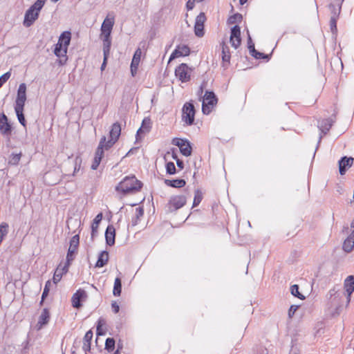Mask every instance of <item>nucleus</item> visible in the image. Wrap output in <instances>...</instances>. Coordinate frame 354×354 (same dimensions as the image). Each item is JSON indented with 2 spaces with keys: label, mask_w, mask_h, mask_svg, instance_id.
Returning a JSON list of instances; mask_svg holds the SVG:
<instances>
[{
  "label": "nucleus",
  "mask_w": 354,
  "mask_h": 354,
  "mask_svg": "<svg viewBox=\"0 0 354 354\" xmlns=\"http://www.w3.org/2000/svg\"><path fill=\"white\" fill-rule=\"evenodd\" d=\"M190 53V48L187 45H178L176 46L175 50L171 54L169 62H171L172 59L183 56H187Z\"/></svg>",
  "instance_id": "obj_17"
},
{
  "label": "nucleus",
  "mask_w": 354,
  "mask_h": 354,
  "mask_svg": "<svg viewBox=\"0 0 354 354\" xmlns=\"http://www.w3.org/2000/svg\"><path fill=\"white\" fill-rule=\"evenodd\" d=\"M122 292V282L121 279L119 277L115 278L114 281V286L113 294L114 296L118 297L120 295Z\"/></svg>",
  "instance_id": "obj_34"
},
{
  "label": "nucleus",
  "mask_w": 354,
  "mask_h": 354,
  "mask_svg": "<svg viewBox=\"0 0 354 354\" xmlns=\"http://www.w3.org/2000/svg\"><path fill=\"white\" fill-rule=\"evenodd\" d=\"M322 138V135H320L319 138V140H318V145H319L320 142H321V140Z\"/></svg>",
  "instance_id": "obj_64"
},
{
  "label": "nucleus",
  "mask_w": 354,
  "mask_h": 354,
  "mask_svg": "<svg viewBox=\"0 0 354 354\" xmlns=\"http://www.w3.org/2000/svg\"><path fill=\"white\" fill-rule=\"evenodd\" d=\"M351 227L353 229L351 233L353 234V236H354V218L352 220L351 223Z\"/></svg>",
  "instance_id": "obj_60"
},
{
  "label": "nucleus",
  "mask_w": 354,
  "mask_h": 354,
  "mask_svg": "<svg viewBox=\"0 0 354 354\" xmlns=\"http://www.w3.org/2000/svg\"><path fill=\"white\" fill-rule=\"evenodd\" d=\"M354 248V236H353V234H351L344 240L342 249L346 252H351Z\"/></svg>",
  "instance_id": "obj_28"
},
{
  "label": "nucleus",
  "mask_w": 354,
  "mask_h": 354,
  "mask_svg": "<svg viewBox=\"0 0 354 354\" xmlns=\"http://www.w3.org/2000/svg\"><path fill=\"white\" fill-rule=\"evenodd\" d=\"M46 1V0H36L35 3H37V4L44 7L45 5Z\"/></svg>",
  "instance_id": "obj_59"
},
{
  "label": "nucleus",
  "mask_w": 354,
  "mask_h": 354,
  "mask_svg": "<svg viewBox=\"0 0 354 354\" xmlns=\"http://www.w3.org/2000/svg\"><path fill=\"white\" fill-rule=\"evenodd\" d=\"M164 183L167 186L175 187V188H181V187H185V185H186V182L183 179H175V180L165 179Z\"/></svg>",
  "instance_id": "obj_30"
},
{
  "label": "nucleus",
  "mask_w": 354,
  "mask_h": 354,
  "mask_svg": "<svg viewBox=\"0 0 354 354\" xmlns=\"http://www.w3.org/2000/svg\"><path fill=\"white\" fill-rule=\"evenodd\" d=\"M151 128L150 119L145 118L142 122L141 127L138 130L136 133V140H139L142 137V134L148 132Z\"/></svg>",
  "instance_id": "obj_24"
},
{
  "label": "nucleus",
  "mask_w": 354,
  "mask_h": 354,
  "mask_svg": "<svg viewBox=\"0 0 354 354\" xmlns=\"http://www.w3.org/2000/svg\"><path fill=\"white\" fill-rule=\"evenodd\" d=\"M206 21V17L203 12H201L196 18L194 24V33L201 37L204 35V23Z\"/></svg>",
  "instance_id": "obj_14"
},
{
  "label": "nucleus",
  "mask_w": 354,
  "mask_h": 354,
  "mask_svg": "<svg viewBox=\"0 0 354 354\" xmlns=\"http://www.w3.org/2000/svg\"><path fill=\"white\" fill-rule=\"evenodd\" d=\"M202 199H203L202 192L199 189L196 190L195 193H194L193 207L198 206L201 203Z\"/></svg>",
  "instance_id": "obj_38"
},
{
  "label": "nucleus",
  "mask_w": 354,
  "mask_h": 354,
  "mask_svg": "<svg viewBox=\"0 0 354 354\" xmlns=\"http://www.w3.org/2000/svg\"><path fill=\"white\" fill-rule=\"evenodd\" d=\"M344 288L348 293L347 304L350 302V296L354 292V277L348 276L344 281Z\"/></svg>",
  "instance_id": "obj_21"
},
{
  "label": "nucleus",
  "mask_w": 354,
  "mask_h": 354,
  "mask_svg": "<svg viewBox=\"0 0 354 354\" xmlns=\"http://www.w3.org/2000/svg\"><path fill=\"white\" fill-rule=\"evenodd\" d=\"M101 160H102V158L98 157V156H94V158H93V162L91 164V169L93 170H95L97 169L98 166L100 165V162H101Z\"/></svg>",
  "instance_id": "obj_46"
},
{
  "label": "nucleus",
  "mask_w": 354,
  "mask_h": 354,
  "mask_svg": "<svg viewBox=\"0 0 354 354\" xmlns=\"http://www.w3.org/2000/svg\"><path fill=\"white\" fill-rule=\"evenodd\" d=\"M353 163V158L344 156L339 160V174L344 175L348 167H351Z\"/></svg>",
  "instance_id": "obj_19"
},
{
  "label": "nucleus",
  "mask_w": 354,
  "mask_h": 354,
  "mask_svg": "<svg viewBox=\"0 0 354 354\" xmlns=\"http://www.w3.org/2000/svg\"><path fill=\"white\" fill-rule=\"evenodd\" d=\"M172 158L174 159H175L176 161H177V159H178V157H177V155L174 152H173Z\"/></svg>",
  "instance_id": "obj_62"
},
{
  "label": "nucleus",
  "mask_w": 354,
  "mask_h": 354,
  "mask_svg": "<svg viewBox=\"0 0 354 354\" xmlns=\"http://www.w3.org/2000/svg\"><path fill=\"white\" fill-rule=\"evenodd\" d=\"M248 47L251 53L252 51L255 52L254 44L253 43L252 38L248 33Z\"/></svg>",
  "instance_id": "obj_51"
},
{
  "label": "nucleus",
  "mask_w": 354,
  "mask_h": 354,
  "mask_svg": "<svg viewBox=\"0 0 354 354\" xmlns=\"http://www.w3.org/2000/svg\"><path fill=\"white\" fill-rule=\"evenodd\" d=\"M297 309V306H291L289 309V312H288L289 316H291L292 314H294Z\"/></svg>",
  "instance_id": "obj_56"
},
{
  "label": "nucleus",
  "mask_w": 354,
  "mask_h": 354,
  "mask_svg": "<svg viewBox=\"0 0 354 354\" xmlns=\"http://www.w3.org/2000/svg\"><path fill=\"white\" fill-rule=\"evenodd\" d=\"M71 39V33L69 31L63 32L56 44L54 54L59 58L58 63L59 65H64L67 62V50Z\"/></svg>",
  "instance_id": "obj_2"
},
{
  "label": "nucleus",
  "mask_w": 354,
  "mask_h": 354,
  "mask_svg": "<svg viewBox=\"0 0 354 354\" xmlns=\"http://www.w3.org/2000/svg\"><path fill=\"white\" fill-rule=\"evenodd\" d=\"M93 338V332L90 330L87 331L84 337L83 342H91Z\"/></svg>",
  "instance_id": "obj_53"
},
{
  "label": "nucleus",
  "mask_w": 354,
  "mask_h": 354,
  "mask_svg": "<svg viewBox=\"0 0 354 354\" xmlns=\"http://www.w3.org/2000/svg\"><path fill=\"white\" fill-rule=\"evenodd\" d=\"M114 23V15L113 14H108L102 24L100 35L111 36Z\"/></svg>",
  "instance_id": "obj_10"
},
{
  "label": "nucleus",
  "mask_w": 354,
  "mask_h": 354,
  "mask_svg": "<svg viewBox=\"0 0 354 354\" xmlns=\"http://www.w3.org/2000/svg\"><path fill=\"white\" fill-rule=\"evenodd\" d=\"M333 120L330 118L322 120L318 124V127L323 134H326L333 125Z\"/></svg>",
  "instance_id": "obj_27"
},
{
  "label": "nucleus",
  "mask_w": 354,
  "mask_h": 354,
  "mask_svg": "<svg viewBox=\"0 0 354 354\" xmlns=\"http://www.w3.org/2000/svg\"><path fill=\"white\" fill-rule=\"evenodd\" d=\"M21 153H12L10 154L8 160V164L10 165H17L21 158Z\"/></svg>",
  "instance_id": "obj_36"
},
{
  "label": "nucleus",
  "mask_w": 354,
  "mask_h": 354,
  "mask_svg": "<svg viewBox=\"0 0 354 354\" xmlns=\"http://www.w3.org/2000/svg\"><path fill=\"white\" fill-rule=\"evenodd\" d=\"M62 274H59V269H56L53 277V283L57 284L62 279Z\"/></svg>",
  "instance_id": "obj_48"
},
{
  "label": "nucleus",
  "mask_w": 354,
  "mask_h": 354,
  "mask_svg": "<svg viewBox=\"0 0 354 354\" xmlns=\"http://www.w3.org/2000/svg\"><path fill=\"white\" fill-rule=\"evenodd\" d=\"M0 131L3 134L11 133V127L8 123L7 117L4 114H2V117L0 118Z\"/></svg>",
  "instance_id": "obj_25"
},
{
  "label": "nucleus",
  "mask_w": 354,
  "mask_h": 354,
  "mask_svg": "<svg viewBox=\"0 0 354 354\" xmlns=\"http://www.w3.org/2000/svg\"><path fill=\"white\" fill-rule=\"evenodd\" d=\"M221 45L222 48V60L223 62V66H225V64L227 65L230 64L231 57L229 47L224 41H223Z\"/></svg>",
  "instance_id": "obj_29"
},
{
  "label": "nucleus",
  "mask_w": 354,
  "mask_h": 354,
  "mask_svg": "<svg viewBox=\"0 0 354 354\" xmlns=\"http://www.w3.org/2000/svg\"><path fill=\"white\" fill-rule=\"evenodd\" d=\"M241 30L239 26H234L231 29L230 42L232 47L237 48L241 45Z\"/></svg>",
  "instance_id": "obj_15"
},
{
  "label": "nucleus",
  "mask_w": 354,
  "mask_h": 354,
  "mask_svg": "<svg viewBox=\"0 0 354 354\" xmlns=\"http://www.w3.org/2000/svg\"><path fill=\"white\" fill-rule=\"evenodd\" d=\"M112 310L115 313H118L120 310V306L116 302H113L111 304Z\"/></svg>",
  "instance_id": "obj_55"
},
{
  "label": "nucleus",
  "mask_w": 354,
  "mask_h": 354,
  "mask_svg": "<svg viewBox=\"0 0 354 354\" xmlns=\"http://www.w3.org/2000/svg\"><path fill=\"white\" fill-rule=\"evenodd\" d=\"M195 109L192 102H186L182 109V120L188 126L194 123Z\"/></svg>",
  "instance_id": "obj_6"
},
{
  "label": "nucleus",
  "mask_w": 354,
  "mask_h": 354,
  "mask_svg": "<svg viewBox=\"0 0 354 354\" xmlns=\"http://www.w3.org/2000/svg\"><path fill=\"white\" fill-rule=\"evenodd\" d=\"M338 18H336V15L335 17H330V28L331 32L333 34H335L337 31V21Z\"/></svg>",
  "instance_id": "obj_42"
},
{
  "label": "nucleus",
  "mask_w": 354,
  "mask_h": 354,
  "mask_svg": "<svg viewBox=\"0 0 354 354\" xmlns=\"http://www.w3.org/2000/svg\"><path fill=\"white\" fill-rule=\"evenodd\" d=\"M141 53H142L140 48H138L134 53L131 64V72L132 76H135L137 73L139 63L140 62Z\"/></svg>",
  "instance_id": "obj_18"
},
{
  "label": "nucleus",
  "mask_w": 354,
  "mask_h": 354,
  "mask_svg": "<svg viewBox=\"0 0 354 354\" xmlns=\"http://www.w3.org/2000/svg\"><path fill=\"white\" fill-rule=\"evenodd\" d=\"M187 202V198L185 195H176L170 197L167 207L170 212L176 211L183 207Z\"/></svg>",
  "instance_id": "obj_7"
},
{
  "label": "nucleus",
  "mask_w": 354,
  "mask_h": 354,
  "mask_svg": "<svg viewBox=\"0 0 354 354\" xmlns=\"http://www.w3.org/2000/svg\"><path fill=\"white\" fill-rule=\"evenodd\" d=\"M106 334V321L103 318H100L97 321V335H104Z\"/></svg>",
  "instance_id": "obj_33"
},
{
  "label": "nucleus",
  "mask_w": 354,
  "mask_h": 354,
  "mask_svg": "<svg viewBox=\"0 0 354 354\" xmlns=\"http://www.w3.org/2000/svg\"><path fill=\"white\" fill-rule=\"evenodd\" d=\"M106 145V138L105 136H102L95 151V156H98L102 159L104 157V150H109L111 148L108 147Z\"/></svg>",
  "instance_id": "obj_20"
},
{
  "label": "nucleus",
  "mask_w": 354,
  "mask_h": 354,
  "mask_svg": "<svg viewBox=\"0 0 354 354\" xmlns=\"http://www.w3.org/2000/svg\"><path fill=\"white\" fill-rule=\"evenodd\" d=\"M218 101L217 97L212 91H207L203 97L202 111L204 114H209Z\"/></svg>",
  "instance_id": "obj_5"
},
{
  "label": "nucleus",
  "mask_w": 354,
  "mask_h": 354,
  "mask_svg": "<svg viewBox=\"0 0 354 354\" xmlns=\"http://www.w3.org/2000/svg\"><path fill=\"white\" fill-rule=\"evenodd\" d=\"M42 8L43 6L35 2L30 6V7L25 12L23 25L26 28H29L32 26L39 18V12Z\"/></svg>",
  "instance_id": "obj_4"
},
{
  "label": "nucleus",
  "mask_w": 354,
  "mask_h": 354,
  "mask_svg": "<svg viewBox=\"0 0 354 354\" xmlns=\"http://www.w3.org/2000/svg\"><path fill=\"white\" fill-rule=\"evenodd\" d=\"M348 230H349V227L348 226H344L343 227V229H342V232L343 233H347L348 232Z\"/></svg>",
  "instance_id": "obj_61"
},
{
  "label": "nucleus",
  "mask_w": 354,
  "mask_h": 354,
  "mask_svg": "<svg viewBox=\"0 0 354 354\" xmlns=\"http://www.w3.org/2000/svg\"><path fill=\"white\" fill-rule=\"evenodd\" d=\"M102 219V213H99L95 217L91 224V236L94 237L95 234L97 232V229L99 227V224Z\"/></svg>",
  "instance_id": "obj_32"
},
{
  "label": "nucleus",
  "mask_w": 354,
  "mask_h": 354,
  "mask_svg": "<svg viewBox=\"0 0 354 354\" xmlns=\"http://www.w3.org/2000/svg\"><path fill=\"white\" fill-rule=\"evenodd\" d=\"M103 41V53L104 57H109L111 46V36L100 35Z\"/></svg>",
  "instance_id": "obj_26"
},
{
  "label": "nucleus",
  "mask_w": 354,
  "mask_h": 354,
  "mask_svg": "<svg viewBox=\"0 0 354 354\" xmlns=\"http://www.w3.org/2000/svg\"><path fill=\"white\" fill-rule=\"evenodd\" d=\"M109 260V253L106 251H102L98 256L97 261L95 263V267L102 268L104 266Z\"/></svg>",
  "instance_id": "obj_31"
},
{
  "label": "nucleus",
  "mask_w": 354,
  "mask_h": 354,
  "mask_svg": "<svg viewBox=\"0 0 354 354\" xmlns=\"http://www.w3.org/2000/svg\"><path fill=\"white\" fill-rule=\"evenodd\" d=\"M107 59H108V57L104 56L103 63L102 64V66H101L102 71H103L104 69V68L106 67Z\"/></svg>",
  "instance_id": "obj_58"
},
{
  "label": "nucleus",
  "mask_w": 354,
  "mask_h": 354,
  "mask_svg": "<svg viewBox=\"0 0 354 354\" xmlns=\"http://www.w3.org/2000/svg\"><path fill=\"white\" fill-rule=\"evenodd\" d=\"M15 111L19 123L24 127H26V122L23 113L24 107H15Z\"/></svg>",
  "instance_id": "obj_35"
},
{
  "label": "nucleus",
  "mask_w": 354,
  "mask_h": 354,
  "mask_svg": "<svg viewBox=\"0 0 354 354\" xmlns=\"http://www.w3.org/2000/svg\"><path fill=\"white\" fill-rule=\"evenodd\" d=\"M87 293L86 292L80 288L77 290L73 295L71 299L72 306L75 308H80L82 305V301H84L87 299Z\"/></svg>",
  "instance_id": "obj_13"
},
{
  "label": "nucleus",
  "mask_w": 354,
  "mask_h": 354,
  "mask_svg": "<svg viewBox=\"0 0 354 354\" xmlns=\"http://www.w3.org/2000/svg\"><path fill=\"white\" fill-rule=\"evenodd\" d=\"M247 1H248V0H239L240 3H241V5H243V4H244Z\"/></svg>",
  "instance_id": "obj_63"
},
{
  "label": "nucleus",
  "mask_w": 354,
  "mask_h": 354,
  "mask_svg": "<svg viewBox=\"0 0 354 354\" xmlns=\"http://www.w3.org/2000/svg\"><path fill=\"white\" fill-rule=\"evenodd\" d=\"M176 164L178 167H179L180 169L184 168V162L182 160L177 159Z\"/></svg>",
  "instance_id": "obj_57"
},
{
  "label": "nucleus",
  "mask_w": 354,
  "mask_h": 354,
  "mask_svg": "<svg viewBox=\"0 0 354 354\" xmlns=\"http://www.w3.org/2000/svg\"><path fill=\"white\" fill-rule=\"evenodd\" d=\"M83 350L86 353L91 349V342H83Z\"/></svg>",
  "instance_id": "obj_54"
},
{
  "label": "nucleus",
  "mask_w": 354,
  "mask_h": 354,
  "mask_svg": "<svg viewBox=\"0 0 354 354\" xmlns=\"http://www.w3.org/2000/svg\"><path fill=\"white\" fill-rule=\"evenodd\" d=\"M10 75V72H7L0 77V88L6 82H7L9 80Z\"/></svg>",
  "instance_id": "obj_49"
},
{
  "label": "nucleus",
  "mask_w": 354,
  "mask_h": 354,
  "mask_svg": "<svg viewBox=\"0 0 354 354\" xmlns=\"http://www.w3.org/2000/svg\"><path fill=\"white\" fill-rule=\"evenodd\" d=\"M166 171L168 174L173 175L176 172V167L174 162H169L166 164Z\"/></svg>",
  "instance_id": "obj_44"
},
{
  "label": "nucleus",
  "mask_w": 354,
  "mask_h": 354,
  "mask_svg": "<svg viewBox=\"0 0 354 354\" xmlns=\"http://www.w3.org/2000/svg\"><path fill=\"white\" fill-rule=\"evenodd\" d=\"M115 348V340L113 338H107L105 342V349L109 352L113 351Z\"/></svg>",
  "instance_id": "obj_41"
},
{
  "label": "nucleus",
  "mask_w": 354,
  "mask_h": 354,
  "mask_svg": "<svg viewBox=\"0 0 354 354\" xmlns=\"http://www.w3.org/2000/svg\"><path fill=\"white\" fill-rule=\"evenodd\" d=\"M50 285H51V282H50V280H48V281H47L46 282V284H45V286H44V291H43V293H42V295H41V304L44 300V299L48 296L49 290H50Z\"/></svg>",
  "instance_id": "obj_45"
},
{
  "label": "nucleus",
  "mask_w": 354,
  "mask_h": 354,
  "mask_svg": "<svg viewBox=\"0 0 354 354\" xmlns=\"http://www.w3.org/2000/svg\"><path fill=\"white\" fill-rule=\"evenodd\" d=\"M115 232L113 225H109L105 232L106 244L111 246L115 243Z\"/></svg>",
  "instance_id": "obj_22"
},
{
  "label": "nucleus",
  "mask_w": 354,
  "mask_h": 354,
  "mask_svg": "<svg viewBox=\"0 0 354 354\" xmlns=\"http://www.w3.org/2000/svg\"><path fill=\"white\" fill-rule=\"evenodd\" d=\"M171 143L179 147L180 151L183 156L187 157L191 156L192 149L187 140L175 138L172 140Z\"/></svg>",
  "instance_id": "obj_8"
},
{
  "label": "nucleus",
  "mask_w": 354,
  "mask_h": 354,
  "mask_svg": "<svg viewBox=\"0 0 354 354\" xmlns=\"http://www.w3.org/2000/svg\"><path fill=\"white\" fill-rule=\"evenodd\" d=\"M329 9L331 12V17H335L336 15V18H339V15L341 11V6L337 7L334 4H329Z\"/></svg>",
  "instance_id": "obj_39"
},
{
  "label": "nucleus",
  "mask_w": 354,
  "mask_h": 354,
  "mask_svg": "<svg viewBox=\"0 0 354 354\" xmlns=\"http://www.w3.org/2000/svg\"><path fill=\"white\" fill-rule=\"evenodd\" d=\"M81 158L77 157L75 160V166H74V170L73 173V176H75L76 173H77L80 169V165H81Z\"/></svg>",
  "instance_id": "obj_47"
},
{
  "label": "nucleus",
  "mask_w": 354,
  "mask_h": 354,
  "mask_svg": "<svg viewBox=\"0 0 354 354\" xmlns=\"http://www.w3.org/2000/svg\"><path fill=\"white\" fill-rule=\"evenodd\" d=\"M26 100V86L24 83L19 85L15 107H24Z\"/></svg>",
  "instance_id": "obj_16"
},
{
  "label": "nucleus",
  "mask_w": 354,
  "mask_h": 354,
  "mask_svg": "<svg viewBox=\"0 0 354 354\" xmlns=\"http://www.w3.org/2000/svg\"><path fill=\"white\" fill-rule=\"evenodd\" d=\"M79 235L77 234L73 236L70 241V245L66 255V261L71 263L73 261L75 258V254H76L79 246Z\"/></svg>",
  "instance_id": "obj_11"
},
{
  "label": "nucleus",
  "mask_w": 354,
  "mask_h": 354,
  "mask_svg": "<svg viewBox=\"0 0 354 354\" xmlns=\"http://www.w3.org/2000/svg\"><path fill=\"white\" fill-rule=\"evenodd\" d=\"M242 19V15L241 14L236 13L234 15L230 17V18L227 20L228 24H234L239 21H241Z\"/></svg>",
  "instance_id": "obj_43"
},
{
  "label": "nucleus",
  "mask_w": 354,
  "mask_h": 354,
  "mask_svg": "<svg viewBox=\"0 0 354 354\" xmlns=\"http://www.w3.org/2000/svg\"><path fill=\"white\" fill-rule=\"evenodd\" d=\"M175 75L182 82L190 80L189 68L186 64H180L175 70Z\"/></svg>",
  "instance_id": "obj_12"
},
{
  "label": "nucleus",
  "mask_w": 354,
  "mask_h": 354,
  "mask_svg": "<svg viewBox=\"0 0 354 354\" xmlns=\"http://www.w3.org/2000/svg\"><path fill=\"white\" fill-rule=\"evenodd\" d=\"M327 297L326 315L331 317L339 315L343 309L344 295L333 288L328 291Z\"/></svg>",
  "instance_id": "obj_1"
},
{
  "label": "nucleus",
  "mask_w": 354,
  "mask_h": 354,
  "mask_svg": "<svg viewBox=\"0 0 354 354\" xmlns=\"http://www.w3.org/2000/svg\"><path fill=\"white\" fill-rule=\"evenodd\" d=\"M290 290H291V294L293 296H295L297 298L301 299H304L305 298L304 296L299 292V286L297 285H296V284L292 285L290 287Z\"/></svg>",
  "instance_id": "obj_40"
},
{
  "label": "nucleus",
  "mask_w": 354,
  "mask_h": 354,
  "mask_svg": "<svg viewBox=\"0 0 354 354\" xmlns=\"http://www.w3.org/2000/svg\"><path fill=\"white\" fill-rule=\"evenodd\" d=\"M71 263L66 261L64 264H62V263L59 264L56 269H59V274H62V277L68 272Z\"/></svg>",
  "instance_id": "obj_37"
},
{
  "label": "nucleus",
  "mask_w": 354,
  "mask_h": 354,
  "mask_svg": "<svg viewBox=\"0 0 354 354\" xmlns=\"http://www.w3.org/2000/svg\"><path fill=\"white\" fill-rule=\"evenodd\" d=\"M250 54L252 56H253L256 59H266L268 57L267 55H265L262 53H259L256 50H255V52L252 51Z\"/></svg>",
  "instance_id": "obj_50"
},
{
  "label": "nucleus",
  "mask_w": 354,
  "mask_h": 354,
  "mask_svg": "<svg viewBox=\"0 0 354 354\" xmlns=\"http://www.w3.org/2000/svg\"><path fill=\"white\" fill-rule=\"evenodd\" d=\"M50 320V313L47 308H44L37 322L39 329L41 328L44 325L47 324Z\"/></svg>",
  "instance_id": "obj_23"
},
{
  "label": "nucleus",
  "mask_w": 354,
  "mask_h": 354,
  "mask_svg": "<svg viewBox=\"0 0 354 354\" xmlns=\"http://www.w3.org/2000/svg\"><path fill=\"white\" fill-rule=\"evenodd\" d=\"M121 133V126L120 123L115 122L111 126V129L109 132V140H106V146L108 147H112L113 145L118 140Z\"/></svg>",
  "instance_id": "obj_9"
},
{
  "label": "nucleus",
  "mask_w": 354,
  "mask_h": 354,
  "mask_svg": "<svg viewBox=\"0 0 354 354\" xmlns=\"http://www.w3.org/2000/svg\"><path fill=\"white\" fill-rule=\"evenodd\" d=\"M142 183L134 176H126L115 187L118 192L123 195L134 194L140 190Z\"/></svg>",
  "instance_id": "obj_3"
},
{
  "label": "nucleus",
  "mask_w": 354,
  "mask_h": 354,
  "mask_svg": "<svg viewBox=\"0 0 354 354\" xmlns=\"http://www.w3.org/2000/svg\"><path fill=\"white\" fill-rule=\"evenodd\" d=\"M144 214V209L141 207H138L136 209L135 211V216L137 220H139L141 217H142Z\"/></svg>",
  "instance_id": "obj_52"
}]
</instances>
